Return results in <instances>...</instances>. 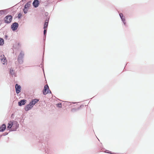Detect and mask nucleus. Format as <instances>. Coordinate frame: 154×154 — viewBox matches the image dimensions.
Here are the masks:
<instances>
[{
  "label": "nucleus",
  "instance_id": "nucleus-1",
  "mask_svg": "<svg viewBox=\"0 0 154 154\" xmlns=\"http://www.w3.org/2000/svg\"><path fill=\"white\" fill-rule=\"evenodd\" d=\"M49 137L48 135H44L43 137H40L39 139L38 146L40 150L47 153L48 151L47 145Z\"/></svg>",
  "mask_w": 154,
  "mask_h": 154
},
{
  "label": "nucleus",
  "instance_id": "nucleus-2",
  "mask_svg": "<svg viewBox=\"0 0 154 154\" xmlns=\"http://www.w3.org/2000/svg\"><path fill=\"white\" fill-rule=\"evenodd\" d=\"M19 127V124L17 121L11 120L9 122L7 127V130H9V132L11 131H16Z\"/></svg>",
  "mask_w": 154,
  "mask_h": 154
},
{
  "label": "nucleus",
  "instance_id": "nucleus-3",
  "mask_svg": "<svg viewBox=\"0 0 154 154\" xmlns=\"http://www.w3.org/2000/svg\"><path fill=\"white\" fill-rule=\"evenodd\" d=\"M31 3V1H29L27 2L24 6L23 9V13L25 14H26L27 13L28 10L29 8L30 7Z\"/></svg>",
  "mask_w": 154,
  "mask_h": 154
},
{
  "label": "nucleus",
  "instance_id": "nucleus-4",
  "mask_svg": "<svg viewBox=\"0 0 154 154\" xmlns=\"http://www.w3.org/2000/svg\"><path fill=\"white\" fill-rule=\"evenodd\" d=\"M13 16L11 15H8L5 17L4 20V22L9 24L11 22Z\"/></svg>",
  "mask_w": 154,
  "mask_h": 154
},
{
  "label": "nucleus",
  "instance_id": "nucleus-5",
  "mask_svg": "<svg viewBox=\"0 0 154 154\" xmlns=\"http://www.w3.org/2000/svg\"><path fill=\"white\" fill-rule=\"evenodd\" d=\"M42 93L44 95H46L48 94H52V92L50 90L48 85H45L42 90Z\"/></svg>",
  "mask_w": 154,
  "mask_h": 154
},
{
  "label": "nucleus",
  "instance_id": "nucleus-6",
  "mask_svg": "<svg viewBox=\"0 0 154 154\" xmlns=\"http://www.w3.org/2000/svg\"><path fill=\"white\" fill-rule=\"evenodd\" d=\"M24 56V54L22 53V51H21L19 55L17 57V60L18 61L19 63L20 64H22L23 63V58Z\"/></svg>",
  "mask_w": 154,
  "mask_h": 154
},
{
  "label": "nucleus",
  "instance_id": "nucleus-7",
  "mask_svg": "<svg viewBox=\"0 0 154 154\" xmlns=\"http://www.w3.org/2000/svg\"><path fill=\"white\" fill-rule=\"evenodd\" d=\"M47 22H46L45 23H44L43 26V29H44L43 31V34H44V40L45 41L46 38V35L47 32V28H48V24L47 23Z\"/></svg>",
  "mask_w": 154,
  "mask_h": 154
},
{
  "label": "nucleus",
  "instance_id": "nucleus-8",
  "mask_svg": "<svg viewBox=\"0 0 154 154\" xmlns=\"http://www.w3.org/2000/svg\"><path fill=\"white\" fill-rule=\"evenodd\" d=\"M19 26V24L17 22H15L12 23L11 26V28L13 31H16Z\"/></svg>",
  "mask_w": 154,
  "mask_h": 154
},
{
  "label": "nucleus",
  "instance_id": "nucleus-9",
  "mask_svg": "<svg viewBox=\"0 0 154 154\" xmlns=\"http://www.w3.org/2000/svg\"><path fill=\"white\" fill-rule=\"evenodd\" d=\"M119 15L121 20L123 22L124 25L125 26H127L126 23V20L125 17L124 16L123 14L122 13H119Z\"/></svg>",
  "mask_w": 154,
  "mask_h": 154
},
{
  "label": "nucleus",
  "instance_id": "nucleus-10",
  "mask_svg": "<svg viewBox=\"0 0 154 154\" xmlns=\"http://www.w3.org/2000/svg\"><path fill=\"white\" fill-rule=\"evenodd\" d=\"M15 88L16 93L18 94L21 92V86L18 84H16L15 85Z\"/></svg>",
  "mask_w": 154,
  "mask_h": 154
},
{
  "label": "nucleus",
  "instance_id": "nucleus-11",
  "mask_svg": "<svg viewBox=\"0 0 154 154\" xmlns=\"http://www.w3.org/2000/svg\"><path fill=\"white\" fill-rule=\"evenodd\" d=\"M40 3V2L38 0H34L32 4L33 7L35 8H37L38 7Z\"/></svg>",
  "mask_w": 154,
  "mask_h": 154
},
{
  "label": "nucleus",
  "instance_id": "nucleus-12",
  "mask_svg": "<svg viewBox=\"0 0 154 154\" xmlns=\"http://www.w3.org/2000/svg\"><path fill=\"white\" fill-rule=\"evenodd\" d=\"M33 107V106L30 102L29 104H27L25 106L24 108V109L26 111H28L32 109Z\"/></svg>",
  "mask_w": 154,
  "mask_h": 154
},
{
  "label": "nucleus",
  "instance_id": "nucleus-13",
  "mask_svg": "<svg viewBox=\"0 0 154 154\" xmlns=\"http://www.w3.org/2000/svg\"><path fill=\"white\" fill-rule=\"evenodd\" d=\"M27 100H26L25 99H22L18 101V105L20 106H21L25 104Z\"/></svg>",
  "mask_w": 154,
  "mask_h": 154
},
{
  "label": "nucleus",
  "instance_id": "nucleus-14",
  "mask_svg": "<svg viewBox=\"0 0 154 154\" xmlns=\"http://www.w3.org/2000/svg\"><path fill=\"white\" fill-rule=\"evenodd\" d=\"M48 12H45V16L44 17V19H45L44 23H45L46 22H48L47 23L48 24L50 18V17L48 16Z\"/></svg>",
  "mask_w": 154,
  "mask_h": 154
},
{
  "label": "nucleus",
  "instance_id": "nucleus-15",
  "mask_svg": "<svg viewBox=\"0 0 154 154\" xmlns=\"http://www.w3.org/2000/svg\"><path fill=\"white\" fill-rule=\"evenodd\" d=\"M39 101V99L37 98L32 99L30 102L33 106Z\"/></svg>",
  "mask_w": 154,
  "mask_h": 154
},
{
  "label": "nucleus",
  "instance_id": "nucleus-16",
  "mask_svg": "<svg viewBox=\"0 0 154 154\" xmlns=\"http://www.w3.org/2000/svg\"><path fill=\"white\" fill-rule=\"evenodd\" d=\"M6 126L5 124H3L0 126V132H3L6 129Z\"/></svg>",
  "mask_w": 154,
  "mask_h": 154
},
{
  "label": "nucleus",
  "instance_id": "nucleus-17",
  "mask_svg": "<svg viewBox=\"0 0 154 154\" xmlns=\"http://www.w3.org/2000/svg\"><path fill=\"white\" fill-rule=\"evenodd\" d=\"M44 54H43V57H42V63L41 64L38 66H40V65L41 66V67L42 68V70L43 72H44V74L45 75V72H44V66H43V64H44Z\"/></svg>",
  "mask_w": 154,
  "mask_h": 154
},
{
  "label": "nucleus",
  "instance_id": "nucleus-18",
  "mask_svg": "<svg viewBox=\"0 0 154 154\" xmlns=\"http://www.w3.org/2000/svg\"><path fill=\"white\" fill-rule=\"evenodd\" d=\"M4 44V40L2 38L0 37V46H2Z\"/></svg>",
  "mask_w": 154,
  "mask_h": 154
},
{
  "label": "nucleus",
  "instance_id": "nucleus-19",
  "mask_svg": "<svg viewBox=\"0 0 154 154\" xmlns=\"http://www.w3.org/2000/svg\"><path fill=\"white\" fill-rule=\"evenodd\" d=\"M65 103H66V106H68L70 105L71 104V103L75 104V103H76V102H72L71 103V102H70L65 101Z\"/></svg>",
  "mask_w": 154,
  "mask_h": 154
},
{
  "label": "nucleus",
  "instance_id": "nucleus-20",
  "mask_svg": "<svg viewBox=\"0 0 154 154\" xmlns=\"http://www.w3.org/2000/svg\"><path fill=\"white\" fill-rule=\"evenodd\" d=\"M4 57H2V55H1V57H2L1 58V61H2V62H5V60H6V58L5 57L4 55H3Z\"/></svg>",
  "mask_w": 154,
  "mask_h": 154
},
{
  "label": "nucleus",
  "instance_id": "nucleus-21",
  "mask_svg": "<svg viewBox=\"0 0 154 154\" xmlns=\"http://www.w3.org/2000/svg\"><path fill=\"white\" fill-rule=\"evenodd\" d=\"M8 9L3 10V14L6 15L8 13Z\"/></svg>",
  "mask_w": 154,
  "mask_h": 154
},
{
  "label": "nucleus",
  "instance_id": "nucleus-22",
  "mask_svg": "<svg viewBox=\"0 0 154 154\" xmlns=\"http://www.w3.org/2000/svg\"><path fill=\"white\" fill-rule=\"evenodd\" d=\"M78 111L77 108H74L72 109L71 111L73 112H74L77 111Z\"/></svg>",
  "mask_w": 154,
  "mask_h": 154
},
{
  "label": "nucleus",
  "instance_id": "nucleus-23",
  "mask_svg": "<svg viewBox=\"0 0 154 154\" xmlns=\"http://www.w3.org/2000/svg\"><path fill=\"white\" fill-rule=\"evenodd\" d=\"M56 106L57 107H58L59 108H62V103H59L57 104Z\"/></svg>",
  "mask_w": 154,
  "mask_h": 154
},
{
  "label": "nucleus",
  "instance_id": "nucleus-24",
  "mask_svg": "<svg viewBox=\"0 0 154 154\" xmlns=\"http://www.w3.org/2000/svg\"><path fill=\"white\" fill-rule=\"evenodd\" d=\"M22 16V14H21V13H20L18 14V16L17 17L19 19L21 18Z\"/></svg>",
  "mask_w": 154,
  "mask_h": 154
},
{
  "label": "nucleus",
  "instance_id": "nucleus-25",
  "mask_svg": "<svg viewBox=\"0 0 154 154\" xmlns=\"http://www.w3.org/2000/svg\"><path fill=\"white\" fill-rule=\"evenodd\" d=\"M14 70L13 69H10V74H11V75H13Z\"/></svg>",
  "mask_w": 154,
  "mask_h": 154
},
{
  "label": "nucleus",
  "instance_id": "nucleus-26",
  "mask_svg": "<svg viewBox=\"0 0 154 154\" xmlns=\"http://www.w3.org/2000/svg\"><path fill=\"white\" fill-rule=\"evenodd\" d=\"M84 106L83 105H81L79 107H78V108H77V109L78 110H79L82 107H83Z\"/></svg>",
  "mask_w": 154,
  "mask_h": 154
},
{
  "label": "nucleus",
  "instance_id": "nucleus-27",
  "mask_svg": "<svg viewBox=\"0 0 154 154\" xmlns=\"http://www.w3.org/2000/svg\"><path fill=\"white\" fill-rule=\"evenodd\" d=\"M9 133L7 132H5L3 133V135L4 136H6Z\"/></svg>",
  "mask_w": 154,
  "mask_h": 154
},
{
  "label": "nucleus",
  "instance_id": "nucleus-28",
  "mask_svg": "<svg viewBox=\"0 0 154 154\" xmlns=\"http://www.w3.org/2000/svg\"><path fill=\"white\" fill-rule=\"evenodd\" d=\"M3 10H0V14H3Z\"/></svg>",
  "mask_w": 154,
  "mask_h": 154
},
{
  "label": "nucleus",
  "instance_id": "nucleus-29",
  "mask_svg": "<svg viewBox=\"0 0 154 154\" xmlns=\"http://www.w3.org/2000/svg\"><path fill=\"white\" fill-rule=\"evenodd\" d=\"M8 37V35H5V38L7 39Z\"/></svg>",
  "mask_w": 154,
  "mask_h": 154
},
{
  "label": "nucleus",
  "instance_id": "nucleus-30",
  "mask_svg": "<svg viewBox=\"0 0 154 154\" xmlns=\"http://www.w3.org/2000/svg\"><path fill=\"white\" fill-rule=\"evenodd\" d=\"M48 1H47V2H44V3L45 4H47V5H46V6H47V5H48Z\"/></svg>",
  "mask_w": 154,
  "mask_h": 154
},
{
  "label": "nucleus",
  "instance_id": "nucleus-31",
  "mask_svg": "<svg viewBox=\"0 0 154 154\" xmlns=\"http://www.w3.org/2000/svg\"><path fill=\"white\" fill-rule=\"evenodd\" d=\"M21 1L20 2H19L17 4V5H21Z\"/></svg>",
  "mask_w": 154,
  "mask_h": 154
},
{
  "label": "nucleus",
  "instance_id": "nucleus-32",
  "mask_svg": "<svg viewBox=\"0 0 154 154\" xmlns=\"http://www.w3.org/2000/svg\"><path fill=\"white\" fill-rule=\"evenodd\" d=\"M26 1V0H22L21 1V2H25Z\"/></svg>",
  "mask_w": 154,
  "mask_h": 154
},
{
  "label": "nucleus",
  "instance_id": "nucleus-33",
  "mask_svg": "<svg viewBox=\"0 0 154 154\" xmlns=\"http://www.w3.org/2000/svg\"><path fill=\"white\" fill-rule=\"evenodd\" d=\"M3 136V134L0 135V138H1Z\"/></svg>",
  "mask_w": 154,
  "mask_h": 154
},
{
  "label": "nucleus",
  "instance_id": "nucleus-34",
  "mask_svg": "<svg viewBox=\"0 0 154 154\" xmlns=\"http://www.w3.org/2000/svg\"><path fill=\"white\" fill-rule=\"evenodd\" d=\"M14 115V114L13 113L12 114H11V116L12 117V116H13Z\"/></svg>",
  "mask_w": 154,
  "mask_h": 154
},
{
  "label": "nucleus",
  "instance_id": "nucleus-35",
  "mask_svg": "<svg viewBox=\"0 0 154 154\" xmlns=\"http://www.w3.org/2000/svg\"><path fill=\"white\" fill-rule=\"evenodd\" d=\"M3 64H5V63H3Z\"/></svg>",
  "mask_w": 154,
  "mask_h": 154
}]
</instances>
